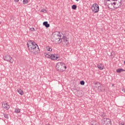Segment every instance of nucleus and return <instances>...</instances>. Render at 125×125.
<instances>
[{"mask_svg": "<svg viewBox=\"0 0 125 125\" xmlns=\"http://www.w3.org/2000/svg\"><path fill=\"white\" fill-rule=\"evenodd\" d=\"M120 125H125V124L122 122L121 123H120Z\"/></svg>", "mask_w": 125, "mask_h": 125, "instance_id": "obj_32", "label": "nucleus"}, {"mask_svg": "<svg viewBox=\"0 0 125 125\" xmlns=\"http://www.w3.org/2000/svg\"><path fill=\"white\" fill-rule=\"evenodd\" d=\"M117 73H122V72H125V70L123 68H118L116 70Z\"/></svg>", "mask_w": 125, "mask_h": 125, "instance_id": "obj_13", "label": "nucleus"}, {"mask_svg": "<svg viewBox=\"0 0 125 125\" xmlns=\"http://www.w3.org/2000/svg\"><path fill=\"white\" fill-rule=\"evenodd\" d=\"M84 83H85L83 81H80V84H81V85H84Z\"/></svg>", "mask_w": 125, "mask_h": 125, "instance_id": "obj_25", "label": "nucleus"}, {"mask_svg": "<svg viewBox=\"0 0 125 125\" xmlns=\"http://www.w3.org/2000/svg\"><path fill=\"white\" fill-rule=\"evenodd\" d=\"M22 2L23 4H27L29 2V0H23Z\"/></svg>", "mask_w": 125, "mask_h": 125, "instance_id": "obj_23", "label": "nucleus"}, {"mask_svg": "<svg viewBox=\"0 0 125 125\" xmlns=\"http://www.w3.org/2000/svg\"><path fill=\"white\" fill-rule=\"evenodd\" d=\"M106 1L108 2V1H112V0H106Z\"/></svg>", "mask_w": 125, "mask_h": 125, "instance_id": "obj_35", "label": "nucleus"}, {"mask_svg": "<svg viewBox=\"0 0 125 125\" xmlns=\"http://www.w3.org/2000/svg\"><path fill=\"white\" fill-rule=\"evenodd\" d=\"M122 0L120 1H117V3L115 6H113L114 8L115 9H118V8H121L122 7Z\"/></svg>", "mask_w": 125, "mask_h": 125, "instance_id": "obj_7", "label": "nucleus"}, {"mask_svg": "<svg viewBox=\"0 0 125 125\" xmlns=\"http://www.w3.org/2000/svg\"><path fill=\"white\" fill-rule=\"evenodd\" d=\"M27 46L28 48V50L31 51V52H33V53H40V48L39 47V45L37 44V43L35 42L34 41L29 40L27 42Z\"/></svg>", "mask_w": 125, "mask_h": 125, "instance_id": "obj_1", "label": "nucleus"}, {"mask_svg": "<svg viewBox=\"0 0 125 125\" xmlns=\"http://www.w3.org/2000/svg\"><path fill=\"white\" fill-rule=\"evenodd\" d=\"M72 9H74V10H76L77 9V5L74 4L71 7Z\"/></svg>", "mask_w": 125, "mask_h": 125, "instance_id": "obj_20", "label": "nucleus"}, {"mask_svg": "<svg viewBox=\"0 0 125 125\" xmlns=\"http://www.w3.org/2000/svg\"><path fill=\"white\" fill-rule=\"evenodd\" d=\"M57 36L60 37V38H61V37H62L61 34H60V32H59V35H57Z\"/></svg>", "mask_w": 125, "mask_h": 125, "instance_id": "obj_30", "label": "nucleus"}, {"mask_svg": "<svg viewBox=\"0 0 125 125\" xmlns=\"http://www.w3.org/2000/svg\"><path fill=\"white\" fill-rule=\"evenodd\" d=\"M30 31H31L32 32L35 31V28H34V27L31 28H30Z\"/></svg>", "mask_w": 125, "mask_h": 125, "instance_id": "obj_27", "label": "nucleus"}, {"mask_svg": "<svg viewBox=\"0 0 125 125\" xmlns=\"http://www.w3.org/2000/svg\"><path fill=\"white\" fill-rule=\"evenodd\" d=\"M112 86H115V84H112Z\"/></svg>", "mask_w": 125, "mask_h": 125, "instance_id": "obj_36", "label": "nucleus"}, {"mask_svg": "<svg viewBox=\"0 0 125 125\" xmlns=\"http://www.w3.org/2000/svg\"><path fill=\"white\" fill-rule=\"evenodd\" d=\"M95 85H98V84L100 85L101 84H100V83H99V82H96L95 83Z\"/></svg>", "mask_w": 125, "mask_h": 125, "instance_id": "obj_29", "label": "nucleus"}, {"mask_svg": "<svg viewBox=\"0 0 125 125\" xmlns=\"http://www.w3.org/2000/svg\"><path fill=\"white\" fill-rule=\"evenodd\" d=\"M59 58V57H58V55L56 54H52L50 56V59L51 60H57Z\"/></svg>", "mask_w": 125, "mask_h": 125, "instance_id": "obj_8", "label": "nucleus"}, {"mask_svg": "<svg viewBox=\"0 0 125 125\" xmlns=\"http://www.w3.org/2000/svg\"><path fill=\"white\" fill-rule=\"evenodd\" d=\"M124 65H125V61H124Z\"/></svg>", "mask_w": 125, "mask_h": 125, "instance_id": "obj_40", "label": "nucleus"}, {"mask_svg": "<svg viewBox=\"0 0 125 125\" xmlns=\"http://www.w3.org/2000/svg\"><path fill=\"white\" fill-rule=\"evenodd\" d=\"M80 0H76V1H79Z\"/></svg>", "mask_w": 125, "mask_h": 125, "instance_id": "obj_39", "label": "nucleus"}, {"mask_svg": "<svg viewBox=\"0 0 125 125\" xmlns=\"http://www.w3.org/2000/svg\"><path fill=\"white\" fill-rule=\"evenodd\" d=\"M112 3L113 4V5H114V6H116V5H117V1H116V2H112Z\"/></svg>", "mask_w": 125, "mask_h": 125, "instance_id": "obj_28", "label": "nucleus"}, {"mask_svg": "<svg viewBox=\"0 0 125 125\" xmlns=\"http://www.w3.org/2000/svg\"><path fill=\"white\" fill-rule=\"evenodd\" d=\"M97 67L99 70H104V65L101 63H99L97 64Z\"/></svg>", "mask_w": 125, "mask_h": 125, "instance_id": "obj_11", "label": "nucleus"}, {"mask_svg": "<svg viewBox=\"0 0 125 125\" xmlns=\"http://www.w3.org/2000/svg\"><path fill=\"white\" fill-rule=\"evenodd\" d=\"M44 55L45 57H47V58H50V56L47 53H44Z\"/></svg>", "mask_w": 125, "mask_h": 125, "instance_id": "obj_21", "label": "nucleus"}, {"mask_svg": "<svg viewBox=\"0 0 125 125\" xmlns=\"http://www.w3.org/2000/svg\"><path fill=\"white\" fill-rule=\"evenodd\" d=\"M62 69L61 72H64V71L66 70V69H67V66L65 63H63L62 64Z\"/></svg>", "mask_w": 125, "mask_h": 125, "instance_id": "obj_9", "label": "nucleus"}, {"mask_svg": "<svg viewBox=\"0 0 125 125\" xmlns=\"http://www.w3.org/2000/svg\"><path fill=\"white\" fill-rule=\"evenodd\" d=\"M15 2H19V0H15Z\"/></svg>", "mask_w": 125, "mask_h": 125, "instance_id": "obj_33", "label": "nucleus"}, {"mask_svg": "<svg viewBox=\"0 0 125 125\" xmlns=\"http://www.w3.org/2000/svg\"><path fill=\"white\" fill-rule=\"evenodd\" d=\"M43 25L45 26L46 28H49L50 24H49L47 21H44L43 22Z\"/></svg>", "mask_w": 125, "mask_h": 125, "instance_id": "obj_12", "label": "nucleus"}, {"mask_svg": "<svg viewBox=\"0 0 125 125\" xmlns=\"http://www.w3.org/2000/svg\"><path fill=\"white\" fill-rule=\"evenodd\" d=\"M57 40H59L58 42H62V40H64V42H68V40L66 39V37L64 36L62 37V39L58 38Z\"/></svg>", "mask_w": 125, "mask_h": 125, "instance_id": "obj_10", "label": "nucleus"}, {"mask_svg": "<svg viewBox=\"0 0 125 125\" xmlns=\"http://www.w3.org/2000/svg\"><path fill=\"white\" fill-rule=\"evenodd\" d=\"M91 125H94L93 123H92V122H91Z\"/></svg>", "mask_w": 125, "mask_h": 125, "instance_id": "obj_37", "label": "nucleus"}, {"mask_svg": "<svg viewBox=\"0 0 125 125\" xmlns=\"http://www.w3.org/2000/svg\"><path fill=\"white\" fill-rule=\"evenodd\" d=\"M3 59L5 61H7V62H10V63H12L13 62L12 57H11L9 55H6L4 56Z\"/></svg>", "mask_w": 125, "mask_h": 125, "instance_id": "obj_4", "label": "nucleus"}, {"mask_svg": "<svg viewBox=\"0 0 125 125\" xmlns=\"http://www.w3.org/2000/svg\"><path fill=\"white\" fill-rule=\"evenodd\" d=\"M41 12H43V13H46V10L45 9H42Z\"/></svg>", "mask_w": 125, "mask_h": 125, "instance_id": "obj_26", "label": "nucleus"}, {"mask_svg": "<svg viewBox=\"0 0 125 125\" xmlns=\"http://www.w3.org/2000/svg\"><path fill=\"white\" fill-rule=\"evenodd\" d=\"M17 91L20 94V95H23V94H24L23 90H21V89H18Z\"/></svg>", "mask_w": 125, "mask_h": 125, "instance_id": "obj_15", "label": "nucleus"}, {"mask_svg": "<svg viewBox=\"0 0 125 125\" xmlns=\"http://www.w3.org/2000/svg\"><path fill=\"white\" fill-rule=\"evenodd\" d=\"M112 0L113 1H119V0Z\"/></svg>", "mask_w": 125, "mask_h": 125, "instance_id": "obj_34", "label": "nucleus"}, {"mask_svg": "<svg viewBox=\"0 0 125 125\" xmlns=\"http://www.w3.org/2000/svg\"><path fill=\"white\" fill-rule=\"evenodd\" d=\"M46 49L47 50V51H50V52L52 51V49L49 46H46Z\"/></svg>", "mask_w": 125, "mask_h": 125, "instance_id": "obj_16", "label": "nucleus"}, {"mask_svg": "<svg viewBox=\"0 0 125 125\" xmlns=\"http://www.w3.org/2000/svg\"><path fill=\"white\" fill-rule=\"evenodd\" d=\"M100 86H98V90L99 91H102V85L101 84L100 85Z\"/></svg>", "mask_w": 125, "mask_h": 125, "instance_id": "obj_18", "label": "nucleus"}, {"mask_svg": "<svg viewBox=\"0 0 125 125\" xmlns=\"http://www.w3.org/2000/svg\"><path fill=\"white\" fill-rule=\"evenodd\" d=\"M2 106L4 109H5V110H9V109H10V105L7 104L6 102H3Z\"/></svg>", "mask_w": 125, "mask_h": 125, "instance_id": "obj_6", "label": "nucleus"}, {"mask_svg": "<svg viewBox=\"0 0 125 125\" xmlns=\"http://www.w3.org/2000/svg\"><path fill=\"white\" fill-rule=\"evenodd\" d=\"M101 122L102 125H105H105H112V121L110 119L107 118H102Z\"/></svg>", "mask_w": 125, "mask_h": 125, "instance_id": "obj_2", "label": "nucleus"}, {"mask_svg": "<svg viewBox=\"0 0 125 125\" xmlns=\"http://www.w3.org/2000/svg\"><path fill=\"white\" fill-rule=\"evenodd\" d=\"M115 54V51H112L110 53V56H114Z\"/></svg>", "mask_w": 125, "mask_h": 125, "instance_id": "obj_24", "label": "nucleus"}, {"mask_svg": "<svg viewBox=\"0 0 125 125\" xmlns=\"http://www.w3.org/2000/svg\"><path fill=\"white\" fill-rule=\"evenodd\" d=\"M46 125H51L50 124H47Z\"/></svg>", "mask_w": 125, "mask_h": 125, "instance_id": "obj_38", "label": "nucleus"}, {"mask_svg": "<svg viewBox=\"0 0 125 125\" xmlns=\"http://www.w3.org/2000/svg\"><path fill=\"white\" fill-rule=\"evenodd\" d=\"M91 8L93 13H97L99 11V6L97 3L93 4Z\"/></svg>", "mask_w": 125, "mask_h": 125, "instance_id": "obj_3", "label": "nucleus"}, {"mask_svg": "<svg viewBox=\"0 0 125 125\" xmlns=\"http://www.w3.org/2000/svg\"><path fill=\"white\" fill-rule=\"evenodd\" d=\"M122 91L123 92H125V88H123V89H122Z\"/></svg>", "mask_w": 125, "mask_h": 125, "instance_id": "obj_31", "label": "nucleus"}, {"mask_svg": "<svg viewBox=\"0 0 125 125\" xmlns=\"http://www.w3.org/2000/svg\"><path fill=\"white\" fill-rule=\"evenodd\" d=\"M15 113H17V114H19V113H20V109L18 108H16Z\"/></svg>", "mask_w": 125, "mask_h": 125, "instance_id": "obj_19", "label": "nucleus"}, {"mask_svg": "<svg viewBox=\"0 0 125 125\" xmlns=\"http://www.w3.org/2000/svg\"><path fill=\"white\" fill-rule=\"evenodd\" d=\"M113 2H111L110 3H107V7L108 8H111V6L113 5Z\"/></svg>", "mask_w": 125, "mask_h": 125, "instance_id": "obj_17", "label": "nucleus"}, {"mask_svg": "<svg viewBox=\"0 0 125 125\" xmlns=\"http://www.w3.org/2000/svg\"><path fill=\"white\" fill-rule=\"evenodd\" d=\"M100 117L103 118V119H104V118H105V117H106V113L105 112H101L100 114Z\"/></svg>", "mask_w": 125, "mask_h": 125, "instance_id": "obj_14", "label": "nucleus"}, {"mask_svg": "<svg viewBox=\"0 0 125 125\" xmlns=\"http://www.w3.org/2000/svg\"><path fill=\"white\" fill-rule=\"evenodd\" d=\"M4 117L5 119H9V115L7 114H4Z\"/></svg>", "mask_w": 125, "mask_h": 125, "instance_id": "obj_22", "label": "nucleus"}, {"mask_svg": "<svg viewBox=\"0 0 125 125\" xmlns=\"http://www.w3.org/2000/svg\"><path fill=\"white\" fill-rule=\"evenodd\" d=\"M62 64V62H59L56 65V69L59 72H61L62 66H63Z\"/></svg>", "mask_w": 125, "mask_h": 125, "instance_id": "obj_5", "label": "nucleus"}]
</instances>
